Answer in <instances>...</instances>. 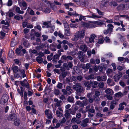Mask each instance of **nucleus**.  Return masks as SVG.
<instances>
[{
    "label": "nucleus",
    "mask_w": 129,
    "mask_h": 129,
    "mask_svg": "<svg viewBox=\"0 0 129 129\" xmlns=\"http://www.w3.org/2000/svg\"><path fill=\"white\" fill-rule=\"evenodd\" d=\"M85 32V30L83 29L76 33L74 35V39L73 40H78V39H82L84 37Z\"/></svg>",
    "instance_id": "nucleus-1"
},
{
    "label": "nucleus",
    "mask_w": 129,
    "mask_h": 129,
    "mask_svg": "<svg viewBox=\"0 0 129 129\" xmlns=\"http://www.w3.org/2000/svg\"><path fill=\"white\" fill-rule=\"evenodd\" d=\"M45 115L49 119H51L52 117L53 114L49 109H46L45 112Z\"/></svg>",
    "instance_id": "nucleus-2"
},
{
    "label": "nucleus",
    "mask_w": 129,
    "mask_h": 129,
    "mask_svg": "<svg viewBox=\"0 0 129 129\" xmlns=\"http://www.w3.org/2000/svg\"><path fill=\"white\" fill-rule=\"evenodd\" d=\"M19 4L20 7L22 6L23 7L22 8V9L23 10H25L27 7V5L26 2L23 0H22L21 2L19 1V0H18Z\"/></svg>",
    "instance_id": "nucleus-3"
},
{
    "label": "nucleus",
    "mask_w": 129,
    "mask_h": 129,
    "mask_svg": "<svg viewBox=\"0 0 129 129\" xmlns=\"http://www.w3.org/2000/svg\"><path fill=\"white\" fill-rule=\"evenodd\" d=\"M122 76V73L121 72H118V73L115 75L114 76V81L116 82L118 81Z\"/></svg>",
    "instance_id": "nucleus-4"
},
{
    "label": "nucleus",
    "mask_w": 129,
    "mask_h": 129,
    "mask_svg": "<svg viewBox=\"0 0 129 129\" xmlns=\"http://www.w3.org/2000/svg\"><path fill=\"white\" fill-rule=\"evenodd\" d=\"M8 99V96L7 94L3 95L1 100V103L2 104H5L7 101Z\"/></svg>",
    "instance_id": "nucleus-5"
},
{
    "label": "nucleus",
    "mask_w": 129,
    "mask_h": 129,
    "mask_svg": "<svg viewBox=\"0 0 129 129\" xmlns=\"http://www.w3.org/2000/svg\"><path fill=\"white\" fill-rule=\"evenodd\" d=\"M96 37V36L94 34H92L90 35L89 37H86V39L89 40V43H92L94 42V39Z\"/></svg>",
    "instance_id": "nucleus-6"
},
{
    "label": "nucleus",
    "mask_w": 129,
    "mask_h": 129,
    "mask_svg": "<svg viewBox=\"0 0 129 129\" xmlns=\"http://www.w3.org/2000/svg\"><path fill=\"white\" fill-rule=\"evenodd\" d=\"M82 25L83 26L89 28H94L96 27V25H94L93 24L86 22H83Z\"/></svg>",
    "instance_id": "nucleus-7"
},
{
    "label": "nucleus",
    "mask_w": 129,
    "mask_h": 129,
    "mask_svg": "<svg viewBox=\"0 0 129 129\" xmlns=\"http://www.w3.org/2000/svg\"><path fill=\"white\" fill-rule=\"evenodd\" d=\"M17 118V116L15 114H10L8 117V119L9 120L13 121L15 119Z\"/></svg>",
    "instance_id": "nucleus-8"
},
{
    "label": "nucleus",
    "mask_w": 129,
    "mask_h": 129,
    "mask_svg": "<svg viewBox=\"0 0 129 129\" xmlns=\"http://www.w3.org/2000/svg\"><path fill=\"white\" fill-rule=\"evenodd\" d=\"M80 48L84 52H86L88 49V48L84 44H82L80 46Z\"/></svg>",
    "instance_id": "nucleus-9"
},
{
    "label": "nucleus",
    "mask_w": 129,
    "mask_h": 129,
    "mask_svg": "<svg viewBox=\"0 0 129 129\" xmlns=\"http://www.w3.org/2000/svg\"><path fill=\"white\" fill-rule=\"evenodd\" d=\"M23 48L22 47L19 46L18 48H17L16 50V53L18 54L19 56L22 55V53L21 52V49Z\"/></svg>",
    "instance_id": "nucleus-10"
},
{
    "label": "nucleus",
    "mask_w": 129,
    "mask_h": 129,
    "mask_svg": "<svg viewBox=\"0 0 129 129\" xmlns=\"http://www.w3.org/2000/svg\"><path fill=\"white\" fill-rule=\"evenodd\" d=\"M107 82L108 85L110 86H114L115 84L114 81L112 79L110 78L108 79Z\"/></svg>",
    "instance_id": "nucleus-11"
},
{
    "label": "nucleus",
    "mask_w": 129,
    "mask_h": 129,
    "mask_svg": "<svg viewBox=\"0 0 129 129\" xmlns=\"http://www.w3.org/2000/svg\"><path fill=\"white\" fill-rule=\"evenodd\" d=\"M21 121L18 118H17L14 120L13 124L16 126H19L20 124Z\"/></svg>",
    "instance_id": "nucleus-12"
},
{
    "label": "nucleus",
    "mask_w": 129,
    "mask_h": 129,
    "mask_svg": "<svg viewBox=\"0 0 129 129\" xmlns=\"http://www.w3.org/2000/svg\"><path fill=\"white\" fill-rule=\"evenodd\" d=\"M105 92L107 94L112 95L113 93V91L111 89L108 88L105 90Z\"/></svg>",
    "instance_id": "nucleus-13"
},
{
    "label": "nucleus",
    "mask_w": 129,
    "mask_h": 129,
    "mask_svg": "<svg viewBox=\"0 0 129 129\" xmlns=\"http://www.w3.org/2000/svg\"><path fill=\"white\" fill-rule=\"evenodd\" d=\"M42 11L46 13H49L51 12V9L49 7H46L44 8Z\"/></svg>",
    "instance_id": "nucleus-14"
},
{
    "label": "nucleus",
    "mask_w": 129,
    "mask_h": 129,
    "mask_svg": "<svg viewBox=\"0 0 129 129\" xmlns=\"http://www.w3.org/2000/svg\"><path fill=\"white\" fill-rule=\"evenodd\" d=\"M111 104L110 106V108L111 109H113L114 108L115 105L117 104V103L116 101H113L111 102Z\"/></svg>",
    "instance_id": "nucleus-15"
},
{
    "label": "nucleus",
    "mask_w": 129,
    "mask_h": 129,
    "mask_svg": "<svg viewBox=\"0 0 129 129\" xmlns=\"http://www.w3.org/2000/svg\"><path fill=\"white\" fill-rule=\"evenodd\" d=\"M113 73V71L112 69H108L106 71L107 75L108 76L110 77H111Z\"/></svg>",
    "instance_id": "nucleus-16"
},
{
    "label": "nucleus",
    "mask_w": 129,
    "mask_h": 129,
    "mask_svg": "<svg viewBox=\"0 0 129 129\" xmlns=\"http://www.w3.org/2000/svg\"><path fill=\"white\" fill-rule=\"evenodd\" d=\"M126 106V104L125 102H123L120 103L119 105V108L118 109V110H122L124 108V106L123 105Z\"/></svg>",
    "instance_id": "nucleus-17"
},
{
    "label": "nucleus",
    "mask_w": 129,
    "mask_h": 129,
    "mask_svg": "<svg viewBox=\"0 0 129 129\" xmlns=\"http://www.w3.org/2000/svg\"><path fill=\"white\" fill-rule=\"evenodd\" d=\"M47 57V59L49 61H51L52 59V61L54 63L57 61V59L58 57H53V58H52L51 57Z\"/></svg>",
    "instance_id": "nucleus-18"
},
{
    "label": "nucleus",
    "mask_w": 129,
    "mask_h": 129,
    "mask_svg": "<svg viewBox=\"0 0 129 129\" xmlns=\"http://www.w3.org/2000/svg\"><path fill=\"white\" fill-rule=\"evenodd\" d=\"M6 25H7L6 26L5 25H3L2 26V28L4 31L6 32H7L9 30V27L10 26L9 24Z\"/></svg>",
    "instance_id": "nucleus-19"
},
{
    "label": "nucleus",
    "mask_w": 129,
    "mask_h": 129,
    "mask_svg": "<svg viewBox=\"0 0 129 129\" xmlns=\"http://www.w3.org/2000/svg\"><path fill=\"white\" fill-rule=\"evenodd\" d=\"M107 26L108 27L107 29L110 31V35L114 28L112 24H108Z\"/></svg>",
    "instance_id": "nucleus-20"
},
{
    "label": "nucleus",
    "mask_w": 129,
    "mask_h": 129,
    "mask_svg": "<svg viewBox=\"0 0 129 129\" xmlns=\"http://www.w3.org/2000/svg\"><path fill=\"white\" fill-rule=\"evenodd\" d=\"M108 5V3L105 0H103L101 2V6L106 7Z\"/></svg>",
    "instance_id": "nucleus-21"
},
{
    "label": "nucleus",
    "mask_w": 129,
    "mask_h": 129,
    "mask_svg": "<svg viewBox=\"0 0 129 129\" xmlns=\"http://www.w3.org/2000/svg\"><path fill=\"white\" fill-rule=\"evenodd\" d=\"M78 95L80 96V94L83 91V87L81 86L80 87L76 90Z\"/></svg>",
    "instance_id": "nucleus-22"
},
{
    "label": "nucleus",
    "mask_w": 129,
    "mask_h": 129,
    "mask_svg": "<svg viewBox=\"0 0 129 129\" xmlns=\"http://www.w3.org/2000/svg\"><path fill=\"white\" fill-rule=\"evenodd\" d=\"M14 18L17 20H19L20 19H23V17L22 15L19 14H17L15 16Z\"/></svg>",
    "instance_id": "nucleus-23"
},
{
    "label": "nucleus",
    "mask_w": 129,
    "mask_h": 129,
    "mask_svg": "<svg viewBox=\"0 0 129 129\" xmlns=\"http://www.w3.org/2000/svg\"><path fill=\"white\" fill-rule=\"evenodd\" d=\"M98 83V82L96 81H94L93 82H90V84L92 85V87L93 88H96Z\"/></svg>",
    "instance_id": "nucleus-24"
},
{
    "label": "nucleus",
    "mask_w": 129,
    "mask_h": 129,
    "mask_svg": "<svg viewBox=\"0 0 129 129\" xmlns=\"http://www.w3.org/2000/svg\"><path fill=\"white\" fill-rule=\"evenodd\" d=\"M125 7V6L122 4L119 5L117 8V9L119 10H124Z\"/></svg>",
    "instance_id": "nucleus-25"
},
{
    "label": "nucleus",
    "mask_w": 129,
    "mask_h": 129,
    "mask_svg": "<svg viewBox=\"0 0 129 129\" xmlns=\"http://www.w3.org/2000/svg\"><path fill=\"white\" fill-rule=\"evenodd\" d=\"M64 35L67 36H70L71 35V32L70 31V29H64Z\"/></svg>",
    "instance_id": "nucleus-26"
},
{
    "label": "nucleus",
    "mask_w": 129,
    "mask_h": 129,
    "mask_svg": "<svg viewBox=\"0 0 129 129\" xmlns=\"http://www.w3.org/2000/svg\"><path fill=\"white\" fill-rule=\"evenodd\" d=\"M70 109L67 110H66V112L65 114L64 115L66 118H69L70 117Z\"/></svg>",
    "instance_id": "nucleus-27"
},
{
    "label": "nucleus",
    "mask_w": 129,
    "mask_h": 129,
    "mask_svg": "<svg viewBox=\"0 0 129 129\" xmlns=\"http://www.w3.org/2000/svg\"><path fill=\"white\" fill-rule=\"evenodd\" d=\"M67 101L68 102L73 103H74L75 102L73 97L71 96H68Z\"/></svg>",
    "instance_id": "nucleus-28"
},
{
    "label": "nucleus",
    "mask_w": 129,
    "mask_h": 129,
    "mask_svg": "<svg viewBox=\"0 0 129 129\" xmlns=\"http://www.w3.org/2000/svg\"><path fill=\"white\" fill-rule=\"evenodd\" d=\"M15 11L16 12L19 14H23L24 13V11L20 10V8L17 7L16 8Z\"/></svg>",
    "instance_id": "nucleus-29"
},
{
    "label": "nucleus",
    "mask_w": 129,
    "mask_h": 129,
    "mask_svg": "<svg viewBox=\"0 0 129 129\" xmlns=\"http://www.w3.org/2000/svg\"><path fill=\"white\" fill-rule=\"evenodd\" d=\"M81 86V85L80 83H78L73 85V89L76 90L80 87Z\"/></svg>",
    "instance_id": "nucleus-30"
},
{
    "label": "nucleus",
    "mask_w": 129,
    "mask_h": 129,
    "mask_svg": "<svg viewBox=\"0 0 129 129\" xmlns=\"http://www.w3.org/2000/svg\"><path fill=\"white\" fill-rule=\"evenodd\" d=\"M84 85L85 86L87 87V89L88 90L91 87V84H90V83L88 81H86L84 83Z\"/></svg>",
    "instance_id": "nucleus-31"
},
{
    "label": "nucleus",
    "mask_w": 129,
    "mask_h": 129,
    "mask_svg": "<svg viewBox=\"0 0 129 129\" xmlns=\"http://www.w3.org/2000/svg\"><path fill=\"white\" fill-rule=\"evenodd\" d=\"M94 24L99 25H101L104 24V23L101 20H99L94 22Z\"/></svg>",
    "instance_id": "nucleus-32"
},
{
    "label": "nucleus",
    "mask_w": 129,
    "mask_h": 129,
    "mask_svg": "<svg viewBox=\"0 0 129 129\" xmlns=\"http://www.w3.org/2000/svg\"><path fill=\"white\" fill-rule=\"evenodd\" d=\"M85 78L87 80H90L91 79H94L95 78L94 75L91 74L89 75L88 76L85 77Z\"/></svg>",
    "instance_id": "nucleus-33"
},
{
    "label": "nucleus",
    "mask_w": 129,
    "mask_h": 129,
    "mask_svg": "<svg viewBox=\"0 0 129 129\" xmlns=\"http://www.w3.org/2000/svg\"><path fill=\"white\" fill-rule=\"evenodd\" d=\"M16 41L14 39H12L11 41V46L12 47H14L16 45Z\"/></svg>",
    "instance_id": "nucleus-34"
},
{
    "label": "nucleus",
    "mask_w": 129,
    "mask_h": 129,
    "mask_svg": "<svg viewBox=\"0 0 129 129\" xmlns=\"http://www.w3.org/2000/svg\"><path fill=\"white\" fill-rule=\"evenodd\" d=\"M12 70L13 72L14 73H16L18 72L19 70L18 67L17 66H15L13 67Z\"/></svg>",
    "instance_id": "nucleus-35"
},
{
    "label": "nucleus",
    "mask_w": 129,
    "mask_h": 129,
    "mask_svg": "<svg viewBox=\"0 0 129 129\" xmlns=\"http://www.w3.org/2000/svg\"><path fill=\"white\" fill-rule=\"evenodd\" d=\"M73 66L72 63L71 62H69L68 63V64L66 66V69L68 70H69V68H71Z\"/></svg>",
    "instance_id": "nucleus-36"
},
{
    "label": "nucleus",
    "mask_w": 129,
    "mask_h": 129,
    "mask_svg": "<svg viewBox=\"0 0 129 129\" xmlns=\"http://www.w3.org/2000/svg\"><path fill=\"white\" fill-rule=\"evenodd\" d=\"M36 60L39 63H42L43 61V59L42 57H37Z\"/></svg>",
    "instance_id": "nucleus-37"
},
{
    "label": "nucleus",
    "mask_w": 129,
    "mask_h": 129,
    "mask_svg": "<svg viewBox=\"0 0 129 129\" xmlns=\"http://www.w3.org/2000/svg\"><path fill=\"white\" fill-rule=\"evenodd\" d=\"M50 49L53 51H55L56 50L55 46L53 44H51L50 45Z\"/></svg>",
    "instance_id": "nucleus-38"
},
{
    "label": "nucleus",
    "mask_w": 129,
    "mask_h": 129,
    "mask_svg": "<svg viewBox=\"0 0 129 129\" xmlns=\"http://www.w3.org/2000/svg\"><path fill=\"white\" fill-rule=\"evenodd\" d=\"M14 61L15 62V63L18 66H20L21 64V62L19 59H14Z\"/></svg>",
    "instance_id": "nucleus-39"
},
{
    "label": "nucleus",
    "mask_w": 129,
    "mask_h": 129,
    "mask_svg": "<svg viewBox=\"0 0 129 129\" xmlns=\"http://www.w3.org/2000/svg\"><path fill=\"white\" fill-rule=\"evenodd\" d=\"M118 61L122 63H124L125 62V58H123V57H119L118 58Z\"/></svg>",
    "instance_id": "nucleus-40"
},
{
    "label": "nucleus",
    "mask_w": 129,
    "mask_h": 129,
    "mask_svg": "<svg viewBox=\"0 0 129 129\" xmlns=\"http://www.w3.org/2000/svg\"><path fill=\"white\" fill-rule=\"evenodd\" d=\"M19 71L21 73L22 75V77L23 78L26 76V75L25 74V71L24 70H19Z\"/></svg>",
    "instance_id": "nucleus-41"
},
{
    "label": "nucleus",
    "mask_w": 129,
    "mask_h": 129,
    "mask_svg": "<svg viewBox=\"0 0 129 129\" xmlns=\"http://www.w3.org/2000/svg\"><path fill=\"white\" fill-rule=\"evenodd\" d=\"M123 95V94L122 93L120 92H119L115 94V96L117 97H122Z\"/></svg>",
    "instance_id": "nucleus-42"
},
{
    "label": "nucleus",
    "mask_w": 129,
    "mask_h": 129,
    "mask_svg": "<svg viewBox=\"0 0 129 129\" xmlns=\"http://www.w3.org/2000/svg\"><path fill=\"white\" fill-rule=\"evenodd\" d=\"M80 5L84 6L86 4L85 0H79V3Z\"/></svg>",
    "instance_id": "nucleus-43"
},
{
    "label": "nucleus",
    "mask_w": 129,
    "mask_h": 129,
    "mask_svg": "<svg viewBox=\"0 0 129 129\" xmlns=\"http://www.w3.org/2000/svg\"><path fill=\"white\" fill-rule=\"evenodd\" d=\"M76 103L81 107H83L84 106L83 103L81 102L80 101H77V102Z\"/></svg>",
    "instance_id": "nucleus-44"
},
{
    "label": "nucleus",
    "mask_w": 129,
    "mask_h": 129,
    "mask_svg": "<svg viewBox=\"0 0 129 129\" xmlns=\"http://www.w3.org/2000/svg\"><path fill=\"white\" fill-rule=\"evenodd\" d=\"M87 17L89 18H96L99 17L98 16L95 15L93 13H92V14H91V16H88Z\"/></svg>",
    "instance_id": "nucleus-45"
},
{
    "label": "nucleus",
    "mask_w": 129,
    "mask_h": 129,
    "mask_svg": "<svg viewBox=\"0 0 129 129\" xmlns=\"http://www.w3.org/2000/svg\"><path fill=\"white\" fill-rule=\"evenodd\" d=\"M27 82L26 80L25 79L23 81H21L20 82V84L22 86H24Z\"/></svg>",
    "instance_id": "nucleus-46"
},
{
    "label": "nucleus",
    "mask_w": 129,
    "mask_h": 129,
    "mask_svg": "<svg viewBox=\"0 0 129 129\" xmlns=\"http://www.w3.org/2000/svg\"><path fill=\"white\" fill-rule=\"evenodd\" d=\"M67 65L66 63H64L63 64V67H61L60 69L61 71H65V70L66 69V66Z\"/></svg>",
    "instance_id": "nucleus-47"
},
{
    "label": "nucleus",
    "mask_w": 129,
    "mask_h": 129,
    "mask_svg": "<svg viewBox=\"0 0 129 129\" xmlns=\"http://www.w3.org/2000/svg\"><path fill=\"white\" fill-rule=\"evenodd\" d=\"M29 51L30 53H32L35 54H37L38 53L37 50L35 49L32 50V49H30L29 50Z\"/></svg>",
    "instance_id": "nucleus-48"
},
{
    "label": "nucleus",
    "mask_w": 129,
    "mask_h": 129,
    "mask_svg": "<svg viewBox=\"0 0 129 129\" xmlns=\"http://www.w3.org/2000/svg\"><path fill=\"white\" fill-rule=\"evenodd\" d=\"M34 28L35 29H37L39 31L41 30L42 29L40 25L39 24L35 26Z\"/></svg>",
    "instance_id": "nucleus-49"
},
{
    "label": "nucleus",
    "mask_w": 129,
    "mask_h": 129,
    "mask_svg": "<svg viewBox=\"0 0 129 129\" xmlns=\"http://www.w3.org/2000/svg\"><path fill=\"white\" fill-rule=\"evenodd\" d=\"M56 114L57 116L58 117H60L62 116V114L58 111H56Z\"/></svg>",
    "instance_id": "nucleus-50"
},
{
    "label": "nucleus",
    "mask_w": 129,
    "mask_h": 129,
    "mask_svg": "<svg viewBox=\"0 0 129 129\" xmlns=\"http://www.w3.org/2000/svg\"><path fill=\"white\" fill-rule=\"evenodd\" d=\"M78 56H84V54L82 51H79L78 53Z\"/></svg>",
    "instance_id": "nucleus-51"
},
{
    "label": "nucleus",
    "mask_w": 129,
    "mask_h": 129,
    "mask_svg": "<svg viewBox=\"0 0 129 129\" xmlns=\"http://www.w3.org/2000/svg\"><path fill=\"white\" fill-rule=\"evenodd\" d=\"M104 42L103 39V38H100L98 39V43L99 44H102Z\"/></svg>",
    "instance_id": "nucleus-52"
},
{
    "label": "nucleus",
    "mask_w": 129,
    "mask_h": 129,
    "mask_svg": "<svg viewBox=\"0 0 129 129\" xmlns=\"http://www.w3.org/2000/svg\"><path fill=\"white\" fill-rule=\"evenodd\" d=\"M95 9L96 10L97 12L99 15L103 16V15L104 14L103 12H102L98 8H96Z\"/></svg>",
    "instance_id": "nucleus-53"
},
{
    "label": "nucleus",
    "mask_w": 129,
    "mask_h": 129,
    "mask_svg": "<svg viewBox=\"0 0 129 129\" xmlns=\"http://www.w3.org/2000/svg\"><path fill=\"white\" fill-rule=\"evenodd\" d=\"M17 91L20 94L21 97H23V91L22 90H20L19 88L17 89Z\"/></svg>",
    "instance_id": "nucleus-54"
},
{
    "label": "nucleus",
    "mask_w": 129,
    "mask_h": 129,
    "mask_svg": "<svg viewBox=\"0 0 129 129\" xmlns=\"http://www.w3.org/2000/svg\"><path fill=\"white\" fill-rule=\"evenodd\" d=\"M88 111L92 113H94L95 112V110L94 109V107L92 106L90 109L88 110Z\"/></svg>",
    "instance_id": "nucleus-55"
},
{
    "label": "nucleus",
    "mask_w": 129,
    "mask_h": 129,
    "mask_svg": "<svg viewBox=\"0 0 129 129\" xmlns=\"http://www.w3.org/2000/svg\"><path fill=\"white\" fill-rule=\"evenodd\" d=\"M8 55L9 56H13L14 55V53L12 50H11L9 51Z\"/></svg>",
    "instance_id": "nucleus-56"
},
{
    "label": "nucleus",
    "mask_w": 129,
    "mask_h": 129,
    "mask_svg": "<svg viewBox=\"0 0 129 129\" xmlns=\"http://www.w3.org/2000/svg\"><path fill=\"white\" fill-rule=\"evenodd\" d=\"M62 83L59 82L57 85V87L58 88L61 89L62 88Z\"/></svg>",
    "instance_id": "nucleus-57"
},
{
    "label": "nucleus",
    "mask_w": 129,
    "mask_h": 129,
    "mask_svg": "<svg viewBox=\"0 0 129 129\" xmlns=\"http://www.w3.org/2000/svg\"><path fill=\"white\" fill-rule=\"evenodd\" d=\"M100 94V93L99 91L96 90L95 92V97L98 96Z\"/></svg>",
    "instance_id": "nucleus-58"
},
{
    "label": "nucleus",
    "mask_w": 129,
    "mask_h": 129,
    "mask_svg": "<svg viewBox=\"0 0 129 129\" xmlns=\"http://www.w3.org/2000/svg\"><path fill=\"white\" fill-rule=\"evenodd\" d=\"M42 37L43 38V40L44 41H45L47 40L48 37V36L45 35H42Z\"/></svg>",
    "instance_id": "nucleus-59"
},
{
    "label": "nucleus",
    "mask_w": 129,
    "mask_h": 129,
    "mask_svg": "<svg viewBox=\"0 0 129 129\" xmlns=\"http://www.w3.org/2000/svg\"><path fill=\"white\" fill-rule=\"evenodd\" d=\"M23 45L25 47H27L29 45V43L26 41H25L23 43Z\"/></svg>",
    "instance_id": "nucleus-60"
},
{
    "label": "nucleus",
    "mask_w": 129,
    "mask_h": 129,
    "mask_svg": "<svg viewBox=\"0 0 129 129\" xmlns=\"http://www.w3.org/2000/svg\"><path fill=\"white\" fill-rule=\"evenodd\" d=\"M13 2L12 0H8L7 3V6L9 7L11 6Z\"/></svg>",
    "instance_id": "nucleus-61"
},
{
    "label": "nucleus",
    "mask_w": 129,
    "mask_h": 129,
    "mask_svg": "<svg viewBox=\"0 0 129 129\" xmlns=\"http://www.w3.org/2000/svg\"><path fill=\"white\" fill-rule=\"evenodd\" d=\"M70 25L71 27L73 28H77L78 27L77 25L74 24L72 23L70 24Z\"/></svg>",
    "instance_id": "nucleus-62"
},
{
    "label": "nucleus",
    "mask_w": 129,
    "mask_h": 129,
    "mask_svg": "<svg viewBox=\"0 0 129 129\" xmlns=\"http://www.w3.org/2000/svg\"><path fill=\"white\" fill-rule=\"evenodd\" d=\"M98 86L100 88H102L104 87V83L102 82H101L99 83Z\"/></svg>",
    "instance_id": "nucleus-63"
},
{
    "label": "nucleus",
    "mask_w": 129,
    "mask_h": 129,
    "mask_svg": "<svg viewBox=\"0 0 129 129\" xmlns=\"http://www.w3.org/2000/svg\"><path fill=\"white\" fill-rule=\"evenodd\" d=\"M82 101L83 102V104H84V106H86L87 105L88 103V100L86 98L84 99Z\"/></svg>",
    "instance_id": "nucleus-64"
}]
</instances>
